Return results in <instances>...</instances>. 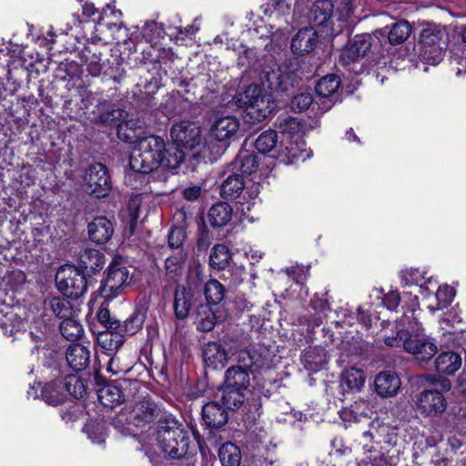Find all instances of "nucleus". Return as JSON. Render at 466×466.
<instances>
[{
    "instance_id": "nucleus-10",
    "label": "nucleus",
    "mask_w": 466,
    "mask_h": 466,
    "mask_svg": "<svg viewBox=\"0 0 466 466\" xmlns=\"http://www.w3.org/2000/svg\"><path fill=\"white\" fill-rule=\"evenodd\" d=\"M85 181L86 192L96 198H104L111 190V180L107 168L101 163H95L88 167Z\"/></svg>"
},
{
    "instance_id": "nucleus-12",
    "label": "nucleus",
    "mask_w": 466,
    "mask_h": 466,
    "mask_svg": "<svg viewBox=\"0 0 466 466\" xmlns=\"http://www.w3.org/2000/svg\"><path fill=\"white\" fill-rule=\"evenodd\" d=\"M416 405L418 410L424 416L435 417L446 410L448 403L440 391L427 390L419 394Z\"/></svg>"
},
{
    "instance_id": "nucleus-8",
    "label": "nucleus",
    "mask_w": 466,
    "mask_h": 466,
    "mask_svg": "<svg viewBox=\"0 0 466 466\" xmlns=\"http://www.w3.org/2000/svg\"><path fill=\"white\" fill-rule=\"evenodd\" d=\"M368 425L369 429L362 432L360 440L365 451L371 452L373 451L371 443L387 444L389 446L396 444V428L384 423L380 420H369Z\"/></svg>"
},
{
    "instance_id": "nucleus-5",
    "label": "nucleus",
    "mask_w": 466,
    "mask_h": 466,
    "mask_svg": "<svg viewBox=\"0 0 466 466\" xmlns=\"http://www.w3.org/2000/svg\"><path fill=\"white\" fill-rule=\"evenodd\" d=\"M170 136L176 145L175 147L179 150L183 151V148L193 150L201 147L193 156H202L203 158L210 159L206 153V145H201L200 127L196 123L190 121L176 123L171 127Z\"/></svg>"
},
{
    "instance_id": "nucleus-30",
    "label": "nucleus",
    "mask_w": 466,
    "mask_h": 466,
    "mask_svg": "<svg viewBox=\"0 0 466 466\" xmlns=\"http://www.w3.org/2000/svg\"><path fill=\"white\" fill-rule=\"evenodd\" d=\"M100 403L107 408L114 409L125 400V395L119 386L106 385L97 391Z\"/></svg>"
},
{
    "instance_id": "nucleus-55",
    "label": "nucleus",
    "mask_w": 466,
    "mask_h": 466,
    "mask_svg": "<svg viewBox=\"0 0 466 466\" xmlns=\"http://www.w3.org/2000/svg\"><path fill=\"white\" fill-rule=\"evenodd\" d=\"M425 272L419 269L410 268L401 272V282L404 285H419L422 286L421 281L425 279Z\"/></svg>"
},
{
    "instance_id": "nucleus-20",
    "label": "nucleus",
    "mask_w": 466,
    "mask_h": 466,
    "mask_svg": "<svg viewBox=\"0 0 466 466\" xmlns=\"http://www.w3.org/2000/svg\"><path fill=\"white\" fill-rule=\"evenodd\" d=\"M94 121L98 124L112 126L117 125V121L123 117L124 111L111 107L109 101L100 99L92 112Z\"/></svg>"
},
{
    "instance_id": "nucleus-19",
    "label": "nucleus",
    "mask_w": 466,
    "mask_h": 466,
    "mask_svg": "<svg viewBox=\"0 0 466 466\" xmlns=\"http://www.w3.org/2000/svg\"><path fill=\"white\" fill-rule=\"evenodd\" d=\"M90 239L96 244L106 243L113 236L114 227L106 217L95 218L87 226Z\"/></svg>"
},
{
    "instance_id": "nucleus-47",
    "label": "nucleus",
    "mask_w": 466,
    "mask_h": 466,
    "mask_svg": "<svg viewBox=\"0 0 466 466\" xmlns=\"http://www.w3.org/2000/svg\"><path fill=\"white\" fill-rule=\"evenodd\" d=\"M454 295H455V292L451 287H450L448 285L440 287L435 293L437 306L436 307L429 306L428 309L431 312H435L436 310L447 308L451 303V301L454 298Z\"/></svg>"
},
{
    "instance_id": "nucleus-43",
    "label": "nucleus",
    "mask_w": 466,
    "mask_h": 466,
    "mask_svg": "<svg viewBox=\"0 0 466 466\" xmlns=\"http://www.w3.org/2000/svg\"><path fill=\"white\" fill-rule=\"evenodd\" d=\"M60 332L68 340H76L84 333L81 323L72 316L64 319L60 324Z\"/></svg>"
},
{
    "instance_id": "nucleus-23",
    "label": "nucleus",
    "mask_w": 466,
    "mask_h": 466,
    "mask_svg": "<svg viewBox=\"0 0 466 466\" xmlns=\"http://www.w3.org/2000/svg\"><path fill=\"white\" fill-rule=\"evenodd\" d=\"M202 419L209 428H220L228 421L227 411L215 401L208 402L202 408Z\"/></svg>"
},
{
    "instance_id": "nucleus-27",
    "label": "nucleus",
    "mask_w": 466,
    "mask_h": 466,
    "mask_svg": "<svg viewBox=\"0 0 466 466\" xmlns=\"http://www.w3.org/2000/svg\"><path fill=\"white\" fill-rule=\"evenodd\" d=\"M80 267L88 273L100 271L106 262L103 253L94 248L85 249L79 256Z\"/></svg>"
},
{
    "instance_id": "nucleus-17",
    "label": "nucleus",
    "mask_w": 466,
    "mask_h": 466,
    "mask_svg": "<svg viewBox=\"0 0 466 466\" xmlns=\"http://www.w3.org/2000/svg\"><path fill=\"white\" fill-rule=\"evenodd\" d=\"M400 384L399 376L391 370L380 372L374 380L377 394L383 398L396 395L400 388Z\"/></svg>"
},
{
    "instance_id": "nucleus-52",
    "label": "nucleus",
    "mask_w": 466,
    "mask_h": 466,
    "mask_svg": "<svg viewBox=\"0 0 466 466\" xmlns=\"http://www.w3.org/2000/svg\"><path fill=\"white\" fill-rule=\"evenodd\" d=\"M246 277V269L242 266L233 265L223 273L225 280H229L233 286L239 285Z\"/></svg>"
},
{
    "instance_id": "nucleus-6",
    "label": "nucleus",
    "mask_w": 466,
    "mask_h": 466,
    "mask_svg": "<svg viewBox=\"0 0 466 466\" xmlns=\"http://www.w3.org/2000/svg\"><path fill=\"white\" fill-rule=\"evenodd\" d=\"M56 284L65 296L77 299L87 289V279L83 269L72 265H64L56 274Z\"/></svg>"
},
{
    "instance_id": "nucleus-15",
    "label": "nucleus",
    "mask_w": 466,
    "mask_h": 466,
    "mask_svg": "<svg viewBox=\"0 0 466 466\" xmlns=\"http://www.w3.org/2000/svg\"><path fill=\"white\" fill-rule=\"evenodd\" d=\"M309 3V0H268L261 5V9L268 16L279 17L289 15L292 5L295 12H302Z\"/></svg>"
},
{
    "instance_id": "nucleus-7",
    "label": "nucleus",
    "mask_w": 466,
    "mask_h": 466,
    "mask_svg": "<svg viewBox=\"0 0 466 466\" xmlns=\"http://www.w3.org/2000/svg\"><path fill=\"white\" fill-rule=\"evenodd\" d=\"M168 415L161 405L151 397L146 396L128 408L127 420L136 427H144L154 421H157L159 425L160 420Z\"/></svg>"
},
{
    "instance_id": "nucleus-16",
    "label": "nucleus",
    "mask_w": 466,
    "mask_h": 466,
    "mask_svg": "<svg viewBox=\"0 0 466 466\" xmlns=\"http://www.w3.org/2000/svg\"><path fill=\"white\" fill-rule=\"evenodd\" d=\"M334 4L327 0H317L309 10L308 20L309 27L305 26L302 29H315L316 27L328 26V22L331 17Z\"/></svg>"
},
{
    "instance_id": "nucleus-53",
    "label": "nucleus",
    "mask_w": 466,
    "mask_h": 466,
    "mask_svg": "<svg viewBox=\"0 0 466 466\" xmlns=\"http://www.w3.org/2000/svg\"><path fill=\"white\" fill-rule=\"evenodd\" d=\"M130 370L131 366L129 364H124L120 357L116 354L110 358L106 367V370L116 376L125 375Z\"/></svg>"
},
{
    "instance_id": "nucleus-54",
    "label": "nucleus",
    "mask_w": 466,
    "mask_h": 466,
    "mask_svg": "<svg viewBox=\"0 0 466 466\" xmlns=\"http://www.w3.org/2000/svg\"><path fill=\"white\" fill-rule=\"evenodd\" d=\"M186 238V232L183 228L175 227L171 228L167 237V243L169 248L177 250L183 248L182 245Z\"/></svg>"
},
{
    "instance_id": "nucleus-18",
    "label": "nucleus",
    "mask_w": 466,
    "mask_h": 466,
    "mask_svg": "<svg viewBox=\"0 0 466 466\" xmlns=\"http://www.w3.org/2000/svg\"><path fill=\"white\" fill-rule=\"evenodd\" d=\"M115 3V1H112L111 3L107 4L103 13H99L98 9H96L93 4L86 3L82 9V19L80 20L77 16V25H80L84 23L92 22V26L96 27L97 25L101 24L100 21L104 18V15L107 16L106 10H110V15H112L113 18L119 20L122 16V12L116 9Z\"/></svg>"
},
{
    "instance_id": "nucleus-4",
    "label": "nucleus",
    "mask_w": 466,
    "mask_h": 466,
    "mask_svg": "<svg viewBox=\"0 0 466 466\" xmlns=\"http://www.w3.org/2000/svg\"><path fill=\"white\" fill-rule=\"evenodd\" d=\"M232 104L245 108V121L251 125L265 120L273 109L270 97L262 94L258 85H249L243 92L237 94Z\"/></svg>"
},
{
    "instance_id": "nucleus-63",
    "label": "nucleus",
    "mask_w": 466,
    "mask_h": 466,
    "mask_svg": "<svg viewBox=\"0 0 466 466\" xmlns=\"http://www.w3.org/2000/svg\"><path fill=\"white\" fill-rule=\"evenodd\" d=\"M407 333L404 330H400L395 337H387L384 339L386 345L390 347H398L402 345Z\"/></svg>"
},
{
    "instance_id": "nucleus-24",
    "label": "nucleus",
    "mask_w": 466,
    "mask_h": 466,
    "mask_svg": "<svg viewBox=\"0 0 466 466\" xmlns=\"http://www.w3.org/2000/svg\"><path fill=\"white\" fill-rule=\"evenodd\" d=\"M318 40V31H298L291 40V49L293 53L303 56L313 50Z\"/></svg>"
},
{
    "instance_id": "nucleus-2",
    "label": "nucleus",
    "mask_w": 466,
    "mask_h": 466,
    "mask_svg": "<svg viewBox=\"0 0 466 466\" xmlns=\"http://www.w3.org/2000/svg\"><path fill=\"white\" fill-rule=\"evenodd\" d=\"M157 442L163 453L174 460L185 457L194 447L190 432L172 415L157 425Z\"/></svg>"
},
{
    "instance_id": "nucleus-11",
    "label": "nucleus",
    "mask_w": 466,
    "mask_h": 466,
    "mask_svg": "<svg viewBox=\"0 0 466 466\" xmlns=\"http://www.w3.org/2000/svg\"><path fill=\"white\" fill-rule=\"evenodd\" d=\"M404 350L416 356L420 361H428L438 351L437 345L432 339L424 335H410L403 341Z\"/></svg>"
},
{
    "instance_id": "nucleus-48",
    "label": "nucleus",
    "mask_w": 466,
    "mask_h": 466,
    "mask_svg": "<svg viewBox=\"0 0 466 466\" xmlns=\"http://www.w3.org/2000/svg\"><path fill=\"white\" fill-rule=\"evenodd\" d=\"M49 307L53 313L59 319H63V320L71 317L73 314L71 303L64 298H53L49 301Z\"/></svg>"
},
{
    "instance_id": "nucleus-37",
    "label": "nucleus",
    "mask_w": 466,
    "mask_h": 466,
    "mask_svg": "<svg viewBox=\"0 0 466 466\" xmlns=\"http://www.w3.org/2000/svg\"><path fill=\"white\" fill-rule=\"evenodd\" d=\"M218 457L222 466H239L241 453L239 448L231 443H224L218 450Z\"/></svg>"
},
{
    "instance_id": "nucleus-31",
    "label": "nucleus",
    "mask_w": 466,
    "mask_h": 466,
    "mask_svg": "<svg viewBox=\"0 0 466 466\" xmlns=\"http://www.w3.org/2000/svg\"><path fill=\"white\" fill-rule=\"evenodd\" d=\"M219 390L221 391L220 400L226 409L236 410L243 405L246 399V390L232 387L228 389V386L223 384Z\"/></svg>"
},
{
    "instance_id": "nucleus-62",
    "label": "nucleus",
    "mask_w": 466,
    "mask_h": 466,
    "mask_svg": "<svg viewBox=\"0 0 466 466\" xmlns=\"http://www.w3.org/2000/svg\"><path fill=\"white\" fill-rule=\"evenodd\" d=\"M400 301V297L398 291H390L385 295L383 304L388 309L395 310Z\"/></svg>"
},
{
    "instance_id": "nucleus-64",
    "label": "nucleus",
    "mask_w": 466,
    "mask_h": 466,
    "mask_svg": "<svg viewBox=\"0 0 466 466\" xmlns=\"http://www.w3.org/2000/svg\"><path fill=\"white\" fill-rule=\"evenodd\" d=\"M371 466H393L388 456L380 453L370 460Z\"/></svg>"
},
{
    "instance_id": "nucleus-36",
    "label": "nucleus",
    "mask_w": 466,
    "mask_h": 466,
    "mask_svg": "<svg viewBox=\"0 0 466 466\" xmlns=\"http://www.w3.org/2000/svg\"><path fill=\"white\" fill-rule=\"evenodd\" d=\"M116 329H106L97 336L98 344L107 351L117 350L124 343V336L116 331Z\"/></svg>"
},
{
    "instance_id": "nucleus-41",
    "label": "nucleus",
    "mask_w": 466,
    "mask_h": 466,
    "mask_svg": "<svg viewBox=\"0 0 466 466\" xmlns=\"http://www.w3.org/2000/svg\"><path fill=\"white\" fill-rule=\"evenodd\" d=\"M187 259V253L184 248L175 251L168 256L165 261V268L167 274L176 277L181 274L184 265Z\"/></svg>"
},
{
    "instance_id": "nucleus-45",
    "label": "nucleus",
    "mask_w": 466,
    "mask_h": 466,
    "mask_svg": "<svg viewBox=\"0 0 466 466\" xmlns=\"http://www.w3.org/2000/svg\"><path fill=\"white\" fill-rule=\"evenodd\" d=\"M234 165L238 167L242 173L250 175L256 171L258 167V157L253 153L242 151L238 155Z\"/></svg>"
},
{
    "instance_id": "nucleus-38",
    "label": "nucleus",
    "mask_w": 466,
    "mask_h": 466,
    "mask_svg": "<svg viewBox=\"0 0 466 466\" xmlns=\"http://www.w3.org/2000/svg\"><path fill=\"white\" fill-rule=\"evenodd\" d=\"M230 260L228 248L224 244L215 245L209 255V264L214 269H226Z\"/></svg>"
},
{
    "instance_id": "nucleus-39",
    "label": "nucleus",
    "mask_w": 466,
    "mask_h": 466,
    "mask_svg": "<svg viewBox=\"0 0 466 466\" xmlns=\"http://www.w3.org/2000/svg\"><path fill=\"white\" fill-rule=\"evenodd\" d=\"M204 294L208 305L219 304L226 296L225 287L217 279H209L204 287Z\"/></svg>"
},
{
    "instance_id": "nucleus-26",
    "label": "nucleus",
    "mask_w": 466,
    "mask_h": 466,
    "mask_svg": "<svg viewBox=\"0 0 466 466\" xmlns=\"http://www.w3.org/2000/svg\"><path fill=\"white\" fill-rule=\"evenodd\" d=\"M193 294L187 291L184 286L178 285L176 287L174 293V311L175 315L179 319H185L192 307Z\"/></svg>"
},
{
    "instance_id": "nucleus-25",
    "label": "nucleus",
    "mask_w": 466,
    "mask_h": 466,
    "mask_svg": "<svg viewBox=\"0 0 466 466\" xmlns=\"http://www.w3.org/2000/svg\"><path fill=\"white\" fill-rule=\"evenodd\" d=\"M233 209L227 202L214 204L208 211V221L213 228H223L232 219Z\"/></svg>"
},
{
    "instance_id": "nucleus-28",
    "label": "nucleus",
    "mask_w": 466,
    "mask_h": 466,
    "mask_svg": "<svg viewBox=\"0 0 466 466\" xmlns=\"http://www.w3.org/2000/svg\"><path fill=\"white\" fill-rule=\"evenodd\" d=\"M194 319L197 329L203 332L212 330L217 323V316L208 304H200L197 307Z\"/></svg>"
},
{
    "instance_id": "nucleus-35",
    "label": "nucleus",
    "mask_w": 466,
    "mask_h": 466,
    "mask_svg": "<svg viewBox=\"0 0 466 466\" xmlns=\"http://www.w3.org/2000/svg\"><path fill=\"white\" fill-rule=\"evenodd\" d=\"M66 394L61 380L46 384L42 390L43 399L51 405L60 404L66 398Z\"/></svg>"
},
{
    "instance_id": "nucleus-13",
    "label": "nucleus",
    "mask_w": 466,
    "mask_h": 466,
    "mask_svg": "<svg viewBox=\"0 0 466 466\" xmlns=\"http://www.w3.org/2000/svg\"><path fill=\"white\" fill-rule=\"evenodd\" d=\"M371 47V35L368 33L357 35L342 50L340 61L349 66L363 57Z\"/></svg>"
},
{
    "instance_id": "nucleus-29",
    "label": "nucleus",
    "mask_w": 466,
    "mask_h": 466,
    "mask_svg": "<svg viewBox=\"0 0 466 466\" xmlns=\"http://www.w3.org/2000/svg\"><path fill=\"white\" fill-rule=\"evenodd\" d=\"M435 366L438 372L452 375L461 368V358L453 351H444L436 358Z\"/></svg>"
},
{
    "instance_id": "nucleus-22",
    "label": "nucleus",
    "mask_w": 466,
    "mask_h": 466,
    "mask_svg": "<svg viewBox=\"0 0 466 466\" xmlns=\"http://www.w3.org/2000/svg\"><path fill=\"white\" fill-rule=\"evenodd\" d=\"M203 360L207 367L220 370L227 365L228 355L219 343L208 342L203 350Z\"/></svg>"
},
{
    "instance_id": "nucleus-21",
    "label": "nucleus",
    "mask_w": 466,
    "mask_h": 466,
    "mask_svg": "<svg viewBox=\"0 0 466 466\" xmlns=\"http://www.w3.org/2000/svg\"><path fill=\"white\" fill-rule=\"evenodd\" d=\"M70 368L76 371L84 370L90 363V351L87 347L75 343L71 344L66 354Z\"/></svg>"
},
{
    "instance_id": "nucleus-3",
    "label": "nucleus",
    "mask_w": 466,
    "mask_h": 466,
    "mask_svg": "<svg viewBox=\"0 0 466 466\" xmlns=\"http://www.w3.org/2000/svg\"><path fill=\"white\" fill-rule=\"evenodd\" d=\"M237 365H232L224 374L223 385L228 388H237L247 390L250 380L249 374L260 372L268 367V359L266 354L256 348H249L240 350L237 357Z\"/></svg>"
},
{
    "instance_id": "nucleus-1",
    "label": "nucleus",
    "mask_w": 466,
    "mask_h": 466,
    "mask_svg": "<svg viewBox=\"0 0 466 466\" xmlns=\"http://www.w3.org/2000/svg\"><path fill=\"white\" fill-rule=\"evenodd\" d=\"M182 150L174 145L165 143L158 136H149L140 139L138 148L129 157V171L126 182L134 187L137 179H143L149 173L177 168L184 160Z\"/></svg>"
},
{
    "instance_id": "nucleus-32",
    "label": "nucleus",
    "mask_w": 466,
    "mask_h": 466,
    "mask_svg": "<svg viewBox=\"0 0 466 466\" xmlns=\"http://www.w3.org/2000/svg\"><path fill=\"white\" fill-rule=\"evenodd\" d=\"M301 360L306 370L316 372L326 362L325 350L324 349L309 348L302 355Z\"/></svg>"
},
{
    "instance_id": "nucleus-46",
    "label": "nucleus",
    "mask_w": 466,
    "mask_h": 466,
    "mask_svg": "<svg viewBox=\"0 0 466 466\" xmlns=\"http://www.w3.org/2000/svg\"><path fill=\"white\" fill-rule=\"evenodd\" d=\"M63 383V388H65L66 393L71 395L75 399H80L86 393V387L84 382L80 380L79 377L76 375H67L63 380H61Z\"/></svg>"
},
{
    "instance_id": "nucleus-57",
    "label": "nucleus",
    "mask_w": 466,
    "mask_h": 466,
    "mask_svg": "<svg viewBox=\"0 0 466 466\" xmlns=\"http://www.w3.org/2000/svg\"><path fill=\"white\" fill-rule=\"evenodd\" d=\"M97 319L106 329H117L121 326L118 320L111 318L109 310L104 307L99 309Z\"/></svg>"
},
{
    "instance_id": "nucleus-9",
    "label": "nucleus",
    "mask_w": 466,
    "mask_h": 466,
    "mask_svg": "<svg viewBox=\"0 0 466 466\" xmlns=\"http://www.w3.org/2000/svg\"><path fill=\"white\" fill-rule=\"evenodd\" d=\"M130 284L129 271L120 263L113 262L108 267L107 276L101 289V296L107 301L122 294Z\"/></svg>"
},
{
    "instance_id": "nucleus-14",
    "label": "nucleus",
    "mask_w": 466,
    "mask_h": 466,
    "mask_svg": "<svg viewBox=\"0 0 466 466\" xmlns=\"http://www.w3.org/2000/svg\"><path fill=\"white\" fill-rule=\"evenodd\" d=\"M239 127L240 123L238 117L225 116L214 121L210 128V136L220 142L229 141L238 137Z\"/></svg>"
},
{
    "instance_id": "nucleus-42",
    "label": "nucleus",
    "mask_w": 466,
    "mask_h": 466,
    "mask_svg": "<svg viewBox=\"0 0 466 466\" xmlns=\"http://www.w3.org/2000/svg\"><path fill=\"white\" fill-rule=\"evenodd\" d=\"M261 80L263 85H267L268 88L272 91L286 89L285 76L279 67L263 71Z\"/></svg>"
},
{
    "instance_id": "nucleus-34",
    "label": "nucleus",
    "mask_w": 466,
    "mask_h": 466,
    "mask_svg": "<svg viewBox=\"0 0 466 466\" xmlns=\"http://www.w3.org/2000/svg\"><path fill=\"white\" fill-rule=\"evenodd\" d=\"M364 371L356 367H350L345 370L341 374V383L349 390H360L365 383Z\"/></svg>"
},
{
    "instance_id": "nucleus-58",
    "label": "nucleus",
    "mask_w": 466,
    "mask_h": 466,
    "mask_svg": "<svg viewBox=\"0 0 466 466\" xmlns=\"http://www.w3.org/2000/svg\"><path fill=\"white\" fill-rule=\"evenodd\" d=\"M286 272L289 277H290L296 283L302 285L307 279V276L309 274V267H305L303 265H296L288 268Z\"/></svg>"
},
{
    "instance_id": "nucleus-60",
    "label": "nucleus",
    "mask_w": 466,
    "mask_h": 466,
    "mask_svg": "<svg viewBox=\"0 0 466 466\" xmlns=\"http://www.w3.org/2000/svg\"><path fill=\"white\" fill-rule=\"evenodd\" d=\"M441 31H421L419 43L423 46H435L441 39Z\"/></svg>"
},
{
    "instance_id": "nucleus-51",
    "label": "nucleus",
    "mask_w": 466,
    "mask_h": 466,
    "mask_svg": "<svg viewBox=\"0 0 466 466\" xmlns=\"http://www.w3.org/2000/svg\"><path fill=\"white\" fill-rule=\"evenodd\" d=\"M127 130H130L132 134H127V137L129 139L132 138H140V137L144 134L145 131V122L140 119H129L126 123L118 125V134L120 135L123 128Z\"/></svg>"
},
{
    "instance_id": "nucleus-33",
    "label": "nucleus",
    "mask_w": 466,
    "mask_h": 466,
    "mask_svg": "<svg viewBox=\"0 0 466 466\" xmlns=\"http://www.w3.org/2000/svg\"><path fill=\"white\" fill-rule=\"evenodd\" d=\"M245 188L242 176L233 174L228 176L221 184V195L225 198H237Z\"/></svg>"
},
{
    "instance_id": "nucleus-50",
    "label": "nucleus",
    "mask_w": 466,
    "mask_h": 466,
    "mask_svg": "<svg viewBox=\"0 0 466 466\" xmlns=\"http://www.w3.org/2000/svg\"><path fill=\"white\" fill-rule=\"evenodd\" d=\"M278 127L282 134L293 136L301 130V124L296 117L281 116L278 118Z\"/></svg>"
},
{
    "instance_id": "nucleus-40",
    "label": "nucleus",
    "mask_w": 466,
    "mask_h": 466,
    "mask_svg": "<svg viewBox=\"0 0 466 466\" xmlns=\"http://www.w3.org/2000/svg\"><path fill=\"white\" fill-rule=\"evenodd\" d=\"M340 86V79L334 74L327 75L320 78L315 87L319 96L329 97L336 93Z\"/></svg>"
},
{
    "instance_id": "nucleus-49",
    "label": "nucleus",
    "mask_w": 466,
    "mask_h": 466,
    "mask_svg": "<svg viewBox=\"0 0 466 466\" xmlns=\"http://www.w3.org/2000/svg\"><path fill=\"white\" fill-rule=\"evenodd\" d=\"M145 313L140 310H135L124 322V330L127 335L136 334L145 322Z\"/></svg>"
},
{
    "instance_id": "nucleus-59",
    "label": "nucleus",
    "mask_w": 466,
    "mask_h": 466,
    "mask_svg": "<svg viewBox=\"0 0 466 466\" xmlns=\"http://www.w3.org/2000/svg\"><path fill=\"white\" fill-rule=\"evenodd\" d=\"M339 416L342 420L347 422L359 423L364 421L368 423L370 420V419L366 415L359 414L351 408H344L343 410H341L339 412Z\"/></svg>"
},
{
    "instance_id": "nucleus-61",
    "label": "nucleus",
    "mask_w": 466,
    "mask_h": 466,
    "mask_svg": "<svg viewBox=\"0 0 466 466\" xmlns=\"http://www.w3.org/2000/svg\"><path fill=\"white\" fill-rule=\"evenodd\" d=\"M410 31H388V39L390 45L402 44L410 37Z\"/></svg>"
},
{
    "instance_id": "nucleus-44",
    "label": "nucleus",
    "mask_w": 466,
    "mask_h": 466,
    "mask_svg": "<svg viewBox=\"0 0 466 466\" xmlns=\"http://www.w3.org/2000/svg\"><path fill=\"white\" fill-rule=\"evenodd\" d=\"M278 143V134L275 130L268 129L262 132L255 141L256 149L266 154L275 148Z\"/></svg>"
},
{
    "instance_id": "nucleus-56",
    "label": "nucleus",
    "mask_w": 466,
    "mask_h": 466,
    "mask_svg": "<svg viewBox=\"0 0 466 466\" xmlns=\"http://www.w3.org/2000/svg\"><path fill=\"white\" fill-rule=\"evenodd\" d=\"M313 98L309 93H301L293 97L291 100V108L295 112H302L307 110L312 104Z\"/></svg>"
}]
</instances>
